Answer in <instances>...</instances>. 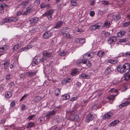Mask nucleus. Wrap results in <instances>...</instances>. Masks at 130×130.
Listing matches in <instances>:
<instances>
[{
	"label": "nucleus",
	"mask_w": 130,
	"mask_h": 130,
	"mask_svg": "<svg viewBox=\"0 0 130 130\" xmlns=\"http://www.w3.org/2000/svg\"><path fill=\"white\" fill-rule=\"evenodd\" d=\"M129 67V64L126 63L122 65H119L117 67V70L119 72L121 73H124L127 70H129V71H130Z\"/></svg>",
	"instance_id": "obj_1"
},
{
	"label": "nucleus",
	"mask_w": 130,
	"mask_h": 130,
	"mask_svg": "<svg viewBox=\"0 0 130 130\" xmlns=\"http://www.w3.org/2000/svg\"><path fill=\"white\" fill-rule=\"evenodd\" d=\"M54 12L53 10L51 9L45 13L42 16L46 17L48 20H51L52 19V15Z\"/></svg>",
	"instance_id": "obj_2"
},
{
	"label": "nucleus",
	"mask_w": 130,
	"mask_h": 130,
	"mask_svg": "<svg viewBox=\"0 0 130 130\" xmlns=\"http://www.w3.org/2000/svg\"><path fill=\"white\" fill-rule=\"evenodd\" d=\"M53 32L51 31H48L44 33L42 35V37L44 39H48L52 35Z\"/></svg>",
	"instance_id": "obj_3"
},
{
	"label": "nucleus",
	"mask_w": 130,
	"mask_h": 130,
	"mask_svg": "<svg viewBox=\"0 0 130 130\" xmlns=\"http://www.w3.org/2000/svg\"><path fill=\"white\" fill-rule=\"evenodd\" d=\"M101 25L99 23H98L90 26L89 27L90 30L92 31L95 30L97 29H100Z\"/></svg>",
	"instance_id": "obj_4"
},
{
	"label": "nucleus",
	"mask_w": 130,
	"mask_h": 130,
	"mask_svg": "<svg viewBox=\"0 0 130 130\" xmlns=\"http://www.w3.org/2000/svg\"><path fill=\"white\" fill-rule=\"evenodd\" d=\"M83 59L78 60H77L76 62V64L77 66H79L81 63H82L83 64L86 63L87 62V59L84 58L83 57Z\"/></svg>",
	"instance_id": "obj_5"
},
{
	"label": "nucleus",
	"mask_w": 130,
	"mask_h": 130,
	"mask_svg": "<svg viewBox=\"0 0 130 130\" xmlns=\"http://www.w3.org/2000/svg\"><path fill=\"white\" fill-rule=\"evenodd\" d=\"M117 37L115 36H112L109 38L107 40L108 43L111 44L116 42L117 40Z\"/></svg>",
	"instance_id": "obj_6"
},
{
	"label": "nucleus",
	"mask_w": 130,
	"mask_h": 130,
	"mask_svg": "<svg viewBox=\"0 0 130 130\" xmlns=\"http://www.w3.org/2000/svg\"><path fill=\"white\" fill-rule=\"evenodd\" d=\"M93 56V53L91 52H89L84 54L83 56V57L87 59H90L92 58Z\"/></svg>",
	"instance_id": "obj_7"
},
{
	"label": "nucleus",
	"mask_w": 130,
	"mask_h": 130,
	"mask_svg": "<svg viewBox=\"0 0 130 130\" xmlns=\"http://www.w3.org/2000/svg\"><path fill=\"white\" fill-rule=\"evenodd\" d=\"M39 20V18H38L35 17L30 19L29 21L31 25L32 26H34Z\"/></svg>",
	"instance_id": "obj_8"
},
{
	"label": "nucleus",
	"mask_w": 130,
	"mask_h": 130,
	"mask_svg": "<svg viewBox=\"0 0 130 130\" xmlns=\"http://www.w3.org/2000/svg\"><path fill=\"white\" fill-rule=\"evenodd\" d=\"M96 116L95 115H92L91 114H88L86 118V122H89L90 121L92 120Z\"/></svg>",
	"instance_id": "obj_9"
},
{
	"label": "nucleus",
	"mask_w": 130,
	"mask_h": 130,
	"mask_svg": "<svg viewBox=\"0 0 130 130\" xmlns=\"http://www.w3.org/2000/svg\"><path fill=\"white\" fill-rule=\"evenodd\" d=\"M10 17L6 18L0 22V24L2 25L5 23H8L11 22Z\"/></svg>",
	"instance_id": "obj_10"
},
{
	"label": "nucleus",
	"mask_w": 130,
	"mask_h": 130,
	"mask_svg": "<svg viewBox=\"0 0 130 130\" xmlns=\"http://www.w3.org/2000/svg\"><path fill=\"white\" fill-rule=\"evenodd\" d=\"M113 114V113L111 111L108 112L104 115L102 119H109L112 116Z\"/></svg>",
	"instance_id": "obj_11"
},
{
	"label": "nucleus",
	"mask_w": 130,
	"mask_h": 130,
	"mask_svg": "<svg viewBox=\"0 0 130 130\" xmlns=\"http://www.w3.org/2000/svg\"><path fill=\"white\" fill-rule=\"evenodd\" d=\"M37 72V70H35L34 72L28 71L26 73V76L28 77L33 76L36 75Z\"/></svg>",
	"instance_id": "obj_12"
},
{
	"label": "nucleus",
	"mask_w": 130,
	"mask_h": 130,
	"mask_svg": "<svg viewBox=\"0 0 130 130\" xmlns=\"http://www.w3.org/2000/svg\"><path fill=\"white\" fill-rule=\"evenodd\" d=\"M111 18V19L117 21L120 19L121 17L120 14H117L115 15L112 16Z\"/></svg>",
	"instance_id": "obj_13"
},
{
	"label": "nucleus",
	"mask_w": 130,
	"mask_h": 130,
	"mask_svg": "<svg viewBox=\"0 0 130 130\" xmlns=\"http://www.w3.org/2000/svg\"><path fill=\"white\" fill-rule=\"evenodd\" d=\"M26 11L24 12L22 14L23 15H26L31 12L32 9V7L28 6L26 8Z\"/></svg>",
	"instance_id": "obj_14"
},
{
	"label": "nucleus",
	"mask_w": 130,
	"mask_h": 130,
	"mask_svg": "<svg viewBox=\"0 0 130 130\" xmlns=\"http://www.w3.org/2000/svg\"><path fill=\"white\" fill-rule=\"evenodd\" d=\"M33 61L34 62L35 64L36 65H37L41 62L39 56H36L33 59Z\"/></svg>",
	"instance_id": "obj_15"
},
{
	"label": "nucleus",
	"mask_w": 130,
	"mask_h": 130,
	"mask_svg": "<svg viewBox=\"0 0 130 130\" xmlns=\"http://www.w3.org/2000/svg\"><path fill=\"white\" fill-rule=\"evenodd\" d=\"M56 111L53 110L51 112H49L48 113L46 114L45 117H46L48 118L51 116H53L56 114Z\"/></svg>",
	"instance_id": "obj_16"
},
{
	"label": "nucleus",
	"mask_w": 130,
	"mask_h": 130,
	"mask_svg": "<svg viewBox=\"0 0 130 130\" xmlns=\"http://www.w3.org/2000/svg\"><path fill=\"white\" fill-rule=\"evenodd\" d=\"M43 56L46 58L47 57H50L51 56V53L46 51H44L43 53Z\"/></svg>",
	"instance_id": "obj_17"
},
{
	"label": "nucleus",
	"mask_w": 130,
	"mask_h": 130,
	"mask_svg": "<svg viewBox=\"0 0 130 130\" xmlns=\"http://www.w3.org/2000/svg\"><path fill=\"white\" fill-rule=\"evenodd\" d=\"M28 4V3L27 1H24L22 2L20 5V6L22 8H25Z\"/></svg>",
	"instance_id": "obj_18"
},
{
	"label": "nucleus",
	"mask_w": 130,
	"mask_h": 130,
	"mask_svg": "<svg viewBox=\"0 0 130 130\" xmlns=\"http://www.w3.org/2000/svg\"><path fill=\"white\" fill-rule=\"evenodd\" d=\"M126 34L125 31L124 30H121L117 34V36L119 37H121L123 36Z\"/></svg>",
	"instance_id": "obj_19"
},
{
	"label": "nucleus",
	"mask_w": 130,
	"mask_h": 130,
	"mask_svg": "<svg viewBox=\"0 0 130 130\" xmlns=\"http://www.w3.org/2000/svg\"><path fill=\"white\" fill-rule=\"evenodd\" d=\"M111 23L110 21H109L105 22L103 26V27H105L106 28H109L110 27Z\"/></svg>",
	"instance_id": "obj_20"
},
{
	"label": "nucleus",
	"mask_w": 130,
	"mask_h": 130,
	"mask_svg": "<svg viewBox=\"0 0 130 130\" xmlns=\"http://www.w3.org/2000/svg\"><path fill=\"white\" fill-rule=\"evenodd\" d=\"M119 123V121L118 120H115L111 122L109 125V126H114Z\"/></svg>",
	"instance_id": "obj_21"
},
{
	"label": "nucleus",
	"mask_w": 130,
	"mask_h": 130,
	"mask_svg": "<svg viewBox=\"0 0 130 130\" xmlns=\"http://www.w3.org/2000/svg\"><path fill=\"white\" fill-rule=\"evenodd\" d=\"M63 24L62 22H58L54 26V28L57 29L59 28Z\"/></svg>",
	"instance_id": "obj_22"
},
{
	"label": "nucleus",
	"mask_w": 130,
	"mask_h": 130,
	"mask_svg": "<svg viewBox=\"0 0 130 130\" xmlns=\"http://www.w3.org/2000/svg\"><path fill=\"white\" fill-rule=\"evenodd\" d=\"M70 98L69 95L67 94L62 95L61 96V99L62 100H65L69 99Z\"/></svg>",
	"instance_id": "obj_23"
},
{
	"label": "nucleus",
	"mask_w": 130,
	"mask_h": 130,
	"mask_svg": "<svg viewBox=\"0 0 130 130\" xmlns=\"http://www.w3.org/2000/svg\"><path fill=\"white\" fill-rule=\"evenodd\" d=\"M130 104V102L128 101H126L121 104L119 105V107L121 108L124 106H126L128 105H129Z\"/></svg>",
	"instance_id": "obj_24"
},
{
	"label": "nucleus",
	"mask_w": 130,
	"mask_h": 130,
	"mask_svg": "<svg viewBox=\"0 0 130 130\" xmlns=\"http://www.w3.org/2000/svg\"><path fill=\"white\" fill-rule=\"evenodd\" d=\"M35 125V123L33 122H30L27 123V125L26 128H31L33 127Z\"/></svg>",
	"instance_id": "obj_25"
},
{
	"label": "nucleus",
	"mask_w": 130,
	"mask_h": 130,
	"mask_svg": "<svg viewBox=\"0 0 130 130\" xmlns=\"http://www.w3.org/2000/svg\"><path fill=\"white\" fill-rule=\"evenodd\" d=\"M12 91H10L6 92L5 94L6 97L8 99L10 98L12 96Z\"/></svg>",
	"instance_id": "obj_26"
},
{
	"label": "nucleus",
	"mask_w": 130,
	"mask_h": 130,
	"mask_svg": "<svg viewBox=\"0 0 130 130\" xmlns=\"http://www.w3.org/2000/svg\"><path fill=\"white\" fill-rule=\"evenodd\" d=\"M9 64V62L8 61H7L4 63H3L4 69L6 70L8 69Z\"/></svg>",
	"instance_id": "obj_27"
},
{
	"label": "nucleus",
	"mask_w": 130,
	"mask_h": 130,
	"mask_svg": "<svg viewBox=\"0 0 130 130\" xmlns=\"http://www.w3.org/2000/svg\"><path fill=\"white\" fill-rule=\"evenodd\" d=\"M79 76L80 77H82L84 78H89L90 76L85 73H83L82 74L79 75Z\"/></svg>",
	"instance_id": "obj_28"
},
{
	"label": "nucleus",
	"mask_w": 130,
	"mask_h": 130,
	"mask_svg": "<svg viewBox=\"0 0 130 130\" xmlns=\"http://www.w3.org/2000/svg\"><path fill=\"white\" fill-rule=\"evenodd\" d=\"M8 47L6 45H4L3 47L0 48V52H3L7 50Z\"/></svg>",
	"instance_id": "obj_29"
},
{
	"label": "nucleus",
	"mask_w": 130,
	"mask_h": 130,
	"mask_svg": "<svg viewBox=\"0 0 130 130\" xmlns=\"http://www.w3.org/2000/svg\"><path fill=\"white\" fill-rule=\"evenodd\" d=\"M111 71V68L110 67H108L105 70L104 72L106 74H108Z\"/></svg>",
	"instance_id": "obj_30"
},
{
	"label": "nucleus",
	"mask_w": 130,
	"mask_h": 130,
	"mask_svg": "<svg viewBox=\"0 0 130 130\" xmlns=\"http://www.w3.org/2000/svg\"><path fill=\"white\" fill-rule=\"evenodd\" d=\"M124 77V79L126 81L130 79V74L128 73H126L125 74Z\"/></svg>",
	"instance_id": "obj_31"
},
{
	"label": "nucleus",
	"mask_w": 130,
	"mask_h": 130,
	"mask_svg": "<svg viewBox=\"0 0 130 130\" xmlns=\"http://www.w3.org/2000/svg\"><path fill=\"white\" fill-rule=\"evenodd\" d=\"M59 120V117L58 116H56L54 117L53 119V123L57 124Z\"/></svg>",
	"instance_id": "obj_32"
},
{
	"label": "nucleus",
	"mask_w": 130,
	"mask_h": 130,
	"mask_svg": "<svg viewBox=\"0 0 130 130\" xmlns=\"http://www.w3.org/2000/svg\"><path fill=\"white\" fill-rule=\"evenodd\" d=\"M39 56V58L40 59V62H44L45 60H46V58L44 57L43 55L42 56Z\"/></svg>",
	"instance_id": "obj_33"
},
{
	"label": "nucleus",
	"mask_w": 130,
	"mask_h": 130,
	"mask_svg": "<svg viewBox=\"0 0 130 130\" xmlns=\"http://www.w3.org/2000/svg\"><path fill=\"white\" fill-rule=\"evenodd\" d=\"M42 98L40 96H37L35 97L34 100L36 103H37L39 102L41 100Z\"/></svg>",
	"instance_id": "obj_34"
},
{
	"label": "nucleus",
	"mask_w": 130,
	"mask_h": 130,
	"mask_svg": "<svg viewBox=\"0 0 130 130\" xmlns=\"http://www.w3.org/2000/svg\"><path fill=\"white\" fill-rule=\"evenodd\" d=\"M105 54V53L104 52L101 51H99L97 53V55L100 57H102Z\"/></svg>",
	"instance_id": "obj_35"
},
{
	"label": "nucleus",
	"mask_w": 130,
	"mask_h": 130,
	"mask_svg": "<svg viewBox=\"0 0 130 130\" xmlns=\"http://www.w3.org/2000/svg\"><path fill=\"white\" fill-rule=\"evenodd\" d=\"M108 62L112 64H114L116 63L117 62V60H116L113 59H110L108 60Z\"/></svg>",
	"instance_id": "obj_36"
},
{
	"label": "nucleus",
	"mask_w": 130,
	"mask_h": 130,
	"mask_svg": "<svg viewBox=\"0 0 130 130\" xmlns=\"http://www.w3.org/2000/svg\"><path fill=\"white\" fill-rule=\"evenodd\" d=\"M60 90L58 88H57L55 91V95H56L57 96H58L60 94Z\"/></svg>",
	"instance_id": "obj_37"
},
{
	"label": "nucleus",
	"mask_w": 130,
	"mask_h": 130,
	"mask_svg": "<svg viewBox=\"0 0 130 130\" xmlns=\"http://www.w3.org/2000/svg\"><path fill=\"white\" fill-rule=\"evenodd\" d=\"M130 25V22L128 21L122 24V26L124 27H125L128 26Z\"/></svg>",
	"instance_id": "obj_38"
},
{
	"label": "nucleus",
	"mask_w": 130,
	"mask_h": 130,
	"mask_svg": "<svg viewBox=\"0 0 130 130\" xmlns=\"http://www.w3.org/2000/svg\"><path fill=\"white\" fill-rule=\"evenodd\" d=\"M10 18L11 19V22H15L17 21L18 20V18L17 17H11Z\"/></svg>",
	"instance_id": "obj_39"
},
{
	"label": "nucleus",
	"mask_w": 130,
	"mask_h": 130,
	"mask_svg": "<svg viewBox=\"0 0 130 130\" xmlns=\"http://www.w3.org/2000/svg\"><path fill=\"white\" fill-rule=\"evenodd\" d=\"M66 53L67 52H66L64 51H63L60 52L59 55L60 56H64L66 55Z\"/></svg>",
	"instance_id": "obj_40"
},
{
	"label": "nucleus",
	"mask_w": 130,
	"mask_h": 130,
	"mask_svg": "<svg viewBox=\"0 0 130 130\" xmlns=\"http://www.w3.org/2000/svg\"><path fill=\"white\" fill-rule=\"evenodd\" d=\"M45 117H41L39 118L38 120L39 121H40V123H42L44 121Z\"/></svg>",
	"instance_id": "obj_41"
},
{
	"label": "nucleus",
	"mask_w": 130,
	"mask_h": 130,
	"mask_svg": "<svg viewBox=\"0 0 130 130\" xmlns=\"http://www.w3.org/2000/svg\"><path fill=\"white\" fill-rule=\"evenodd\" d=\"M102 34H104L107 37H109L110 35V33L107 32H105L104 31H103L102 32Z\"/></svg>",
	"instance_id": "obj_42"
},
{
	"label": "nucleus",
	"mask_w": 130,
	"mask_h": 130,
	"mask_svg": "<svg viewBox=\"0 0 130 130\" xmlns=\"http://www.w3.org/2000/svg\"><path fill=\"white\" fill-rule=\"evenodd\" d=\"M74 42L75 43L74 45L75 46L76 44L75 43H79V39L76 38H74Z\"/></svg>",
	"instance_id": "obj_43"
},
{
	"label": "nucleus",
	"mask_w": 130,
	"mask_h": 130,
	"mask_svg": "<svg viewBox=\"0 0 130 130\" xmlns=\"http://www.w3.org/2000/svg\"><path fill=\"white\" fill-rule=\"evenodd\" d=\"M6 6L5 4L0 3V9H4Z\"/></svg>",
	"instance_id": "obj_44"
},
{
	"label": "nucleus",
	"mask_w": 130,
	"mask_h": 130,
	"mask_svg": "<svg viewBox=\"0 0 130 130\" xmlns=\"http://www.w3.org/2000/svg\"><path fill=\"white\" fill-rule=\"evenodd\" d=\"M79 43H83L85 42V39L83 38H80L79 39Z\"/></svg>",
	"instance_id": "obj_45"
},
{
	"label": "nucleus",
	"mask_w": 130,
	"mask_h": 130,
	"mask_svg": "<svg viewBox=\"0 0 130 130\" xmlns=\"http://www.w3.org/2000/svg\"><path fill=\"white\" fill-rule=\"evenodd\" d=\"M19 44H18L14 45L12 48V49L13 51L16 50L18 48L19 46Z\"/></svg>",
	"instance_id": "obj_46"
},
{
	"label": "nucleus",
	"mask_w": 130,
	"mask_h": 130,
	"mask_svg": "<svg viewBox=\"0 0 130 130\" xmlns=\"http://www.w3.org/2000/svg\"><path fill=\"white\" fill-rule=\"evenodd\" d=\"M20 79H24L25 77V74L24 73H22L20 74L19 75Z\"/></svg>",
	"instance_id": "obj_47"
},
{
	"label": "nucleus",
	"mask_w": 130,
	"mask_h": 130,
	"mask_svg": "<svg viewBox=\"0 0 130 130\" xmlns=\"http://www.w3.org/2000/svg\"><path fill=\"white\" fill-rule=\"evenodd\" d=\"M36 116L35 115H31L30 116L28 117L27 118V119L29 120H30L32 119V118L34 117H35Z\"/></svg>",
	"instance_id": "obj_48"
},
{
	"label": "nucleus",
	"mask_w": 130,
	"mask_h": 130,
	"mask_svg": "<svg viewBox=\"0 0 130 130\" xmlns=\"http://www.w3.org/2000/svg\"><path fill=\"white\" fill-rule=\"evenodd\" d=\"M11 78V75L10 74H7L6 76V79L8 80L9 79Z\"/></svg>",
	"instance_id": "obj_49"
},
{
	"label": "nucleus",
	"mask_w": 130,
	"mask_h": 130,
	"mask_svg": "<svg viewBox=\"0 0 130 130\" xmlns=\"http://www.w3.org/2000/svg\"><path fill=\"white\" fill-rule=\"evenodd\" d=\"M46 4L44 3H42L41 4L40 7L41 9H43L45 8Z\"/></svg>",
	"instance_id": "obj_50"
},
{
	"label": "nucleus",
	"mask_w": 130,
	"mask_h": 130,
	"mask_svg": "<svg viewBox=\"0 0 130 130\" xmlns=\"http://www.w3.org/2000/svg\"><path fill=\"white\" fill-rule=\"evenodd\" d=\"M28 95V94H25L22 97L21 99L20 100V101H22L24 98L27 97Z\"/></svg>",
	"instance_id": "obj_51"
},
{
	"label": "nucleus",
	"mask_w": 130,
	"mask_h": 130,
	"mask_svg": "<svg viewBox=\"0 0 130 130\" xmlns=\"http://www.w3.org/2000/svg\"><path fill=\"white\" fill-rule=\"evenodd\" d=\"M8 85L9 88H11L12 87L14 86V83L13 82H11L8 84Z\"/></svg>",
	"instance_id": "obj_52"
},
{
	"label": "nucleus",
	"mask_w": 130,
	"mask_h": 130,
	"mask_svg": "<svg viewBox=\"0 0 130 130\" xmlns=\"http://www.w3.org/2000/svg\"><path fill=\"white\" fill-rule=\"evenodd\" d=\"M40 1L39 0H36L34 2V4L38 6L40 4Z\"/></svg>",
	"instance_id": "obj_53"
},
{
	"label": "nucleus",
	"mask_w": 130,
	"mask_h": 130,
	"mask_svg": "<svg viewBox=\"0 0 130 130\" xmlns=\"http://www.w3.org/2000/svg\"><path fill=\"white\" fill-rule=\"evenodd\" d=\"M86 65L88 67H90L91 66V64L89 60H87V62L86 63Z\"/></svg>",
	"instance_id": "obj_54"
},
{
	"label": "nucleus",
	"mask_w": 130,
	"mask_h": 130,
	"mask_svg": "<svg viewBox=\"0 0 130 130\" xmlns=\"http://www.w3.org/2000/svg\"><path fill=\"white\" fill-rule=\"evenodd\" d=\"M127 40L126 38L121 39L119 40V42L121 43L125 42L127 41Z\"/></svg>",
	"instance_id": "obj_55"
},
{
	"label": "nucleus",
	"mask_w": 130,
	"mask_h": 130,
	"mask_svg": "<svg viewBox=\"0 0 130 130\" xmlns=\"http://www.w3.org/2000/svg\"><path fill=\"white\" fill-rule=\"evenodd\" d=\"M79 72V70H78V69H74V75L77 74Z\"/></svg>",
	"instance_id": "obj_56"
},
{
	"label": "nucleus",
	"mask_w": 130,
	"mask_h": 130,
	"mask_svg": "<svg viewBox=\"0 0 130 130\" xmlns=\"http://www.w3.org/2000/svg\"><path fill=\"white\" fill-rule=\"evenodd\" d=\"M6 120V119L5 118H4L3 119L1 120L0 122V123L2 124H3L5 123Z\"/></svg>",
	"instance_id": "obj_57"
},
{
	"label": "nucleus",
	"mask_w": 130,
	"mask_h": 130,
	"mask_svg": "<svg viewBox=\"0 0 130 130\" xmlns=\"http://www.w3.org/2000/svg\"><path fill=\"white\" fill-rule=\"evenodd\" d=\"M79 119V117L78 115H76L74 116V120L76 121L78 120Z\"/></svg>",
	"instance_id": "obj_58"
},
{
	"label": "nucleus",
	"mask_w": 130,
	"mask_h": 130,
	"mask_svg": "<svg viewBox=\"0 0 130 130\" xmlns=\"http://www.w3.org/2000/svg\"><path fill=\"white\" fill-rule=\"evenodd\" d=\"M124 55L126 57L130 56V51L127 52L124 54Z\"/></svg>",
	"instance_id": "obj_59"
},
{
	"label": "nucleus",
	"mask_w": 130,
	"mask_h": 130,
	"mask_svg": "<svg viewBox=\"0 0 130 130\" xmlns=\"http://www.w3.org/2000/svg\"><path fill=\"white\" fill-rule=\"evenodd\" d=\"M15 105V103L14 101H12L10 104V106L11 107H13Z\"/></svg>",
	"instance_id": "obj_60"
},
{
	"label": "nucleus",
	"mask_w": 130,
	"mask_h": 130,
	"mask_svg": "<svg viewBox=\"0 0 130 130\" xmlns=\"http://www.w3.org/2000/svg\"><path fill=\"white\" fill-rule=\"evenodd\" d=\"M95 14V12L93 11H91L90 12V15L92 17L94 16Z\"/></svg>",
	"instance_id": "obj_61"
},
{
	"label": "nucleus",
	"mask_w": 130,
	"mask_h": 130,
	"mask_svg": "<svg viewBox=\"0 0 130 130\" xmlns=\"http://www.w3.org/2000/svg\"><path fill=\"white\" fill-rule=\"evenodd\" d=\"M95 1L94 0H92L90 1V5L91 6H93L95 3Z\"/></svg>",
	"instance_id": "obj_62"
},
{
	"label": "nucleus",
	"mask_w": 130,
	"mask_h": 130,
	"mask_svg": "<svg viewBox=\"0 0 130 130\" xmlns=\"http://www.w3.org/2000/svg\"><path fill=\"white\" fill-rule=\"evenodd\" d=\"M45 8H46L47 9H49L50 8H51V7L50 5L49 4H46Z\"/></svg>",
	"instance_id": "obj_63"
},
{
	"label": "nucleus",
	"mask_w": 130,
	"mask_h": 130,
	"mask_svg": "<svg viewBox=\"0 0 130 130\" xmlns=\"http://www.w3.org/2000/svg\"><path fill=\"white\" fill-rule=\"evenodd\" d=\"M29 46V45L28 46V45H27L25 47L23 48L22 49H23L22 51H23L26 50H28L29 49V47H28V46Z\"/></svg>",
	"instance_id": "obj_64"
}]
</instances>
